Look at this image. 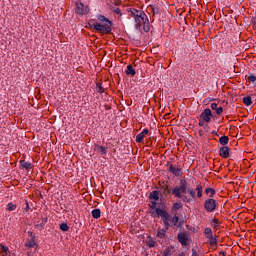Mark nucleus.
<instances>
[{
	"mask_svg": "<svg viewBox=\"0 0 256 256\" xmlns=\"http://www.w3.org/2000/svg\"><path fill=\"white\" fill-rule=\"evenodd\" d=\"M128 13L131 14V17L134 19V27L136 31H141L144 29L145 33H149L151 31V23L149 22V17L147 14L141 9L137 8H129Z\"/></svg>",
	"mask_w": 256,
	"mask_h": 256,
	"instance_id": "obj_1",
	"label": "nucleus"
},
{
	"mask_svg": "<svg viewBox=\"0 0 256 256\" xmlns=\"http://www.w3.org/2000/svg\"><path fill=\"white\" fill-rule=\"evenodd\" d=\"M150 213L154 218L161 217L165 225L166 231H169L171 218H172V216H170L169 213H167L164 209H159V208H156L155 210L150 211Z\"/></svg>",
	"mask_w": 256,
	"mask_h": 256,
	"instance_id": "obj_2",
	"label": "nucleus"
},
{
	"mask_svg": "<svg viewBox=\"0 0 256 256\" xmlns=\"http://www.w3.org/2000/svg\"><path fill=\"white\" fill-rule=\"evenodd\" d=\"M170 193L178 199H183L187 193V182L181 180L180 184L174 187Z\"/></svg>",
	"mask_w": 256,
	"mask_h": 256,
	"instance_id": "obj_3",
	"label": "nucleus"
},
{
	"mask_svg": "<svg viewBox=\"0 0 256 256\" xmlns=\"http://www.w3.org/2000/svg\"><path fill=\"white\" fill-rule=\"evenodd\" d=\"M217 207H219V205L217 204V201H215V199L213 198L206 199L204 203V208L207 211V213H213V211H215Z\"/></svg>",
	"mask_w": 256,
	"mask_h": 256,
	"instance_id": "obj_4",
	"label": "nucleus"
},
{
	"mask_svg": "<svg viewBox=\"0 0 256 256\" xmlns=\"http://www.w3.org/2000/svg\"><path fill=\"white\" fill-rule=\"evenodd\" d=\"M93 27L96 31L103 33V35H109V33H111V31H113V29L111 28L112 26H107L105 24L103 25L98 22H95L93 24Z\"/></svg>",
	"mask_w": 256,
	"mask_h": 256,
	"instance_id": "obj_5",
	"label": "nucleus"
},
{
	"mask_svg": "<svg viewBox=\"0 0 256 256\" xmlns=\"http://www.w3.org/2000/svg\"><path fill=\"white\" fill-rule=\"evenodd\" d=\"M202 120L205 123H209L211 121V117H213V113L211 112V109L206 108L202 113H201Z\"/></svg>",
	"mask_w": 256,
	"mask_h": 256,
	"instance_id": "obj_6",
	"label": "nucleus"
},
{
	"mask_svg": "<svg viewBox=\"0 0 256 256\" xmlns=\"http://www.w3.org/2000/svg\"><path fill=\"white\" fill-rule=\"evenodd\" d=\"M146 135H149V129H144L141 133L137 134L136 143H143Z\"/></svg>",
	"mask_w": 256,
	"mask_h": 256,
	"instance_id": "obj_7",
	"label": "nucleus"
},
{
	"mask_svg": "<svg viewBox=\"0 0 256 256\" xmlns=\"http://www.w3.org/2000/svg\"><path fill=\"white\" fill-rule=\"evenodd\" d=\"M229 147L228 146H222L220 149H219V155L220 157H223V159H227L229 157Z\"/></svg>",
	"mask_w": 256,
	"mask_h": 256,
	"instance_id": "obj_8",
	"label": "nucleus"
},
{
	"mask_svg": "<svg viewBox=\"0 0 256 256\" xmlns=\"http://www.w3.org/2000/svg\"><path fill=\"white\" fill-rule=\"evenodd\" d=\"M169 171L170 173H172L173 175H176V177H181L182 175V171L181 168H177L176 166L170 165L169 167Z\"/></svg>",
	"mask_w": 256,
	"mask_h": 256,
	"instance_id": "obj_9",
	"label": "nucleus"
},
{
	"mask_svg": "<svg viewBox=\"0 0 256 256\" xmlns=\"http://www.w3.org/2000/svg\"><path fill=\"white\" fill-rule=\"evenodd\" d=\"M98 21H101V23H104V25H107L108 27H113V22L103 15H98Z\"/></svg>",
	"mask_w": 256,
	"mask_h": 256,
	"instance_id": "obj_10",
	"label": "nucleus"
},
{
	"mask_svg": "<svg viewBox=\"0 0 256 256\" xmlns=\"http://www.w3.org/2000/svg\"><path fill=\"white\" fill-rule=\"evenodd\" d=\"M178 241L179 243H181V245L187 246V241H188L187 234L185 233L178 234Z\"/></svg>",
	"mask_w": 256,
	"mask_h": 256,
	"instance_id": "obj_11",
	"label": "nucleus"
},
{
	"mask_svg": "<svg viewBox=\"0 0 256 256\" xmlns=\"http://www.w3.org/2000/svg\"><path fill=\"white\" fill-rule=\"evenodd\" d=\"M217 237H219V236L213 235V234H212V236H206V239L209 240L211 247H217V243H218Z\"/></svg>",
	"mask_w": 256,
	"mask_h": 256,
	"instance_id": "obj_12",
	"label": "nucleus"
},
{
	"mask_svg": "<svg viewBox=\"0 0 256 256\" xmlns=\"http://www.w3.org/2000/svg\"><path fill=\"white\" fill-rule=\"evenodd\" d=\"M125 73L126 75H131V77H135V75L137 74V72L135 71V68H133L132 65L127 66Z\"/></svg>",
	"mask_w": 256,
	"mask_h": 256,
	"instance_id": "obj_13",
	"label": "nucleus"
},
{
	"mask_svg": "<svg viewBox=\"0 0 256 256\" xmlns=\"http://www.w3.org/2000/svg\"><path fill=\"white\" fill-rule=\"evenodd\" d=\"M195 192H196V195H197L198 199H201V197H203V186L198 184L196 186Z\"/></svg>",
	"mask_w": 256,
	"mask_h": 256,
	"instance_id": "obj_14",
	"label": "nucleus"
},
{
	"mask_svg": "<svg viewBox=\"0 0 256 256\" xmlns=\"http://www.w3.org/2000/svg\"><path fill=\"white\" fill-rule=\"evenodd\" d=\"M92 217L93 219H100L101 218V209L96 208L94 210H92Z\"/></svg>",
	"mask_w": 256,
	"mask_h": 256,
	"instance_id": "obj_15",
	"label": "nucleus"
},
{
	"mask_svg": "<svg viewBox=\"0 0 256 256\" xmlns=\"http://www.w3.org/2000/svg\"><path fill=\"white\" fill-rule=\"evenodd\" d=\"M244 105H246V107H251V105H253V100L251 99V96H246L242 99Z\"/></svg>",
	"mask_w": 256,
	"mask_h": 256,
	"instance_id": "obj_16",
	"label": "nucleus"
},
{
	"mask_svg": "<svg viewBox=\"0 0 256 256\" xmlns=\"http://www.w3.org/2000/svg\"><path fill=\"white\" fill-rule=\"evenodd\" d=\"M149 199H153L154 201H159V191L154 190L149 194Z\"/></svg>",
	"mask_w": 256,
	"mask_h": 256,
	"instance_id": "obj_17",
	"label": "nucleus"
},
{
	"mask_svg": "<svg viewBox=\"0 0 256 256\" xmlns=\"http://www.w3.org/2000/svg\"><path fill=\"white\" fill-rule=\"evenodd\" d=\"M166 233H167V229H166V228H165V229H158V231H157V237H158L159 239H165Z\"/></svg>",
	"mask_w": 256,
	"mask_h": 256,
	"instance_id": "obj_18",
	"label": "nucleus"
},
{
	"mask_svg": "<svg viewBox=\"0 0 256 256\" xmlns=\"http://www.w3.org/2000/svg\"><path fill=\"white\" fill-rule=\"evenodd\" d=\"M211 225H212L214 231H217V228L219 227V225H221V221H219V219H217V218H213L211 220Z\"/></svg>",
	"mask_w": 256,
	"mask_h": 256,
	"instance_id": "obj_19",
	"label": "nucleus"
},
{
	"mask_svg": "<svg viewBox=\"0 0 256 256\" xmlns=\"http://www.w3.org/2000/svg\"><path fill=\"white\" fill-rule=\"evenodd\" d=\"M219 143H220V145H223V147H225V145H227L229 143V137L228 136H221L219 138Z\"/></svg>",
	"mask_w": 256,
	"mask_h": 256,
	"instance_id": "obj_20",
	"label": "nucleus"
},
{
	"mask_svg": "<svg viewBox=\"0 0 256 256\" xmlns=\"http://www.w3.org/2000/svg\"><path fill=\"white\" fill-rule=\"evenodd\" d=\"M177 223H179V217L177 216H172V218H170V227H176Z\"/></svg>",
	"mask_w": 256,
	"mask_h": 256,
	"instance_id": "obj_21",
	"label": "nucleus"
},
{
	"mask_svg": "<svg viewBox=\"0 0 256 256\" xmlns=\"http://www.w3.org/2000/svg\"><path fill=\"white\" fill-rule=\"evenodd\" d=\"M36 243L34 239L27 240L25 243V247H28V249H33L35 247Z\"/></svg>",
	"mask_w": 256,
	"mask_h": 256,
	"instance_id": "obj_22",
	"label": "nucleus"
},
{
	"mask_svg": "<svg viewBox=\"0 0 256 256\" xmlns=\"http://www.w3.org/2000/svg\"><path fill=\"white\" fill-rule=\"evenodd\" d=\"M96 150L100 151L101 155H107V148L104 146L97 145Z\"/></svg>",
	"mask_w": 256,
	"mask_h": 256,
	"instance_id": "obj_23",
	"label": "nucleus"
},
{
	"mask_svg": "<svg viewBox=\"0 0 256 256\" xmlns=\"http://www.w3.org/2000/svg\"><path fill=\"white\" fill-rule=\"evenodd\" d=\"M15 209H17V204H14L12 202H9L7 204V207H6L7 211H15Z\"/></svg>",
	"mask_w": 256,
	"mask_h": 256,
	"instance_id": "obj_24",
	"label": "nucleus"
},
{
	"mask_svg": "<svg viewBox=\"0 0 256 256\" xmlns=\"http://www.w3.org/2000/svg\"><path fill=\"white\" fill-rule=\"evenodd\" d=\"M205 193H206V195H209V197H213L216 192H215V189H213V188H206Z\"/></svg>",
	"mask_w": 256,
	"mask_h": 256,
	"instance_id": "obj_25",
	"label": "nucleus"
},
{
	"mask_svg": "<svg viewBox=\"0 0 256 256\" xmlns=\"http://www.w3.org/2000/svg\"><path fill=\"white\" fill-rule=\"evenodd\" d=\"M2 252L4 253V256H11V251H9V248L7 246H1Z\"/></svg>",
	"mask_w": 256,
	"mask_h": 256,
	"instance_id": "obj_26",
	"label": "nucleus"
},
{
	"mask_svg": "<svg viewBox=\"0 0 256 256\" xmlns=\"http://www.w3.org/2000/svg\"><path fill=\"white\" fill-rule=\"evenodd\" d=\"M21 165H22V167H23L24 169H26L27 171H29V169H31V167H32L31 162H25V161H23Z\"/></svg>",
	"mask_w": 256,
	"mask_h": 256,
	"instance_id": "obj_27",
	"label": "nucleus"
},
{
	"mask_svg": "<svg viewBox=\"0 0 256 256\" xmlns=\"http://www.w3.org/2000/svg\"><path fill=\"white\" fill-rule=\"evenodd\" d=\"M204 233L206 237H211L213 235V230L211 228H205Z\"/></svg>",
	"mask_w": 256,
	"mask_h": 256,
	"instance_id": "obj_28",
	"label": "nucleus"
},
{
	"mask_svg": "<svg viewBox=\"0 0 256 256\" xmlns=\"http://www.w3.org/2000/svg\"><path fill=\"white\" fill-rule=\"evenodd\" d=\"M193 45L196 48L197 53H201V51H203V48H201V46H199V43L197 41L194 42Z\"/></svg>",
	"mask_w": 256,
	"mask_h": 256,
	"instance_id": "obj_29",
	"label": "nucleus"
},
{
	"mask_svg": "<svg viewBox=\"0 0 256 256\" xmlns=\"http://www.w3.org/2000/svg\"><path fill=\"white\" fill-rule=\"evenodd\" d=\"M60 229L61 231H69V225H67V223H62Z\"/></svg>",
	"mask_w": 256,
	"mask_h": 256,
	"instance_id": "obj_30",
	"label": "nucleus"
},
{
	"mask_svg": "<svg viewBox=\"0 0 256 256\" xmlns=\"http://www.w3.org/2000/svg\"><path fill=\"white\" fill-rule=\"evenodd\" d=\"M182 205L181 203H175L172 207L173 211H179V209H181Z\"/></svg>",
	"mask_w": 256,
	"mask_h": 256,
	"instance_id": "obj_31",
	"label": "nucleus"
},
{
	"mask_svg": "<svg viewBox=\"0 0 256 256\" xmlns=\"http://www.w3.org/2000/svg\"><path fill=\"white\" fill-rule=\"evenodd\" d=\"M35 229H39L40 231H43L45 228V225L43 223L35 224L34 225Z\"/></svg>",
	"mask_w": 256,
	"mask_h": 256,
	"instance_id": "obj_32",
	"label": "nucleus"
},
{
	"mask_svg": "<svg viewBox=\"0 0 256 256\" xmlns=\"http://www.w3.org/2000/svg\"><path fill=\"white\" fill-rule=\"evenodd\" d=\"M217 115H221L223 113V107H217V109L215 110Z\"/></svg>",
	"mask_w": 256,
	"mask_h": 256,
	"instance_id": "obj_33",
	"label": "nucleus"
},
{
	"mask_svg": "<svg viewBox=\"0 0 256 256\" xmlns=\"http://www.w3.org/2000/svg\"><path fill=\"white\" fill-rule=\"evenodd\" d=\"M114 13H116V15H121V9L119 7L114 8Z\"/></svg>",
	"mask_w": 256,
	"mask_h": 256,
	"instance_id": "obj_34",
	"label": "nucleus"
},
{
	"mask_svg": "<svg viewBox=\"0 0 256 256\" xmlns=\"http://www.w3.org/2000/svg\"><path fill=\"white\" fill-rule=\"evenodd\" d=\"M97 87H98V93H104V91H105V89H103L102 87H101V84H97Z\"/></svg>",
	"mask_w": 256,
	"mask_h": 256,
	"instance_id": "obj_35",
	"label": "nucleus"
},
{
	"mask_svg": "<svg viewBox=\"0 0 256 256\" xmlns=\"http://www.w3.org/2000/svg\"><path fill=\"white\" fill-rule=\"evenodd\" d=\"M156 205H157V203H156V202H151L150 207H151V209H152V210H150V211H155V209H157V208H155V207H156Z\"/></svg>",
	"mask_w": 256,
	"mask_h": 256,
	"instance_id": "obj_36",
	"label": "nucleus"
},
{
	"mask_svg": "<svg viewBox=\"0 0 256 256\" xmlns=\"http://www.w3.org/2000/svg\"><path fill=\"white\" fill-rule=\"evenodd\" d=\"M210 107H211V109L213 110V111H216V109H217V103H212L211 105H210Z\"/></svg>",
	"mask_w": 256,
	"mask_h": 256,
	"instance_id": "obj_37",
	"label": "nucleus"
},
{
	"mask_svg": "<svg viewBox=\"0 0 256 256\" xmlns=\"http://www.w3.org/2000/svg\"><path fill=\"white\" fill-rule=\"evenodd\" d=\"M148 246H149V247H155V241L150 240V241L148 242Z\"/></svg>",
	"mask_w": 256,
	"mask_h": 256,
	"instance_id": "obj_38",
	"label": "nucleus"
},
{
	"mask_svg": "<svg viewBox=\"0 0 256 256\" xmlns=\"http://www.w3.org/2000/svg\"><path fill=\"white\" fill-rule=\"evenodd\" d=\"M31 207L29 206V202H26V207L24 208V211H29Z\"/></svg>",
	"mask_w": 256,
	"mask_h": 256,
	"instance_id": "obj_39",
	"label": "nucleus"
},
{
	"mask_svg": "<svg viewBox=\"0 0 256 256\" xmlns=\"http://www.w3.org/2000/svg\"><path fill=\"white\" fill-rule=\"evenodd\" d=\"M252 23H253V29H255V31H256V18L252 19Z\"/></svg>",
	"mask_w": 256,
	"mask_h": 256,
	"instance_id": "obj_40",
	"label": "nucleus"
},
{
	"mask_svg": "<svg viewBox=\"0 0 256 256\" xmlns=\"http://www.w3.org/2000/svg\"><path fill=\"white\" fill-rule=\"evenodd\" d=\"M192 156L190 155V154H186V156H185V159H188V160H190L191 161V158Z\"/></svg>",
	"mask_w": 256,
	"mask_h": 256,
	"instance_id": "obj_41",
	"label": "nucleus"
},
{
	"mask_svg": "<svg viewBox=\"0 0 256 256\" xmlns=\"http://www.w3.org/2000/svg\"><path fill=\"white\" fill-rule=\"evenodd\" d=\"M47 221H48V220H47V217H45V218L42 219V222H41V223H43V225H45V223H47Z\"/></svg>",
	"mask_w": 256,
	"mask_h": 256,
	"instance_id": "obj_42",
	"label": "nucleus"
},
{
	"mask_svg": "<svg viewBox=\"0 0 256 256\" xmlns=\"http://www.w3.org/2000/svg\"><path fill=\"white\" fill-rule=\"evenodd\" d=\"M220 255H222V256H227V252L221 251V252H220Z\"/></svg>",
	"mask_w": 256,
	"mask_h": 256,
	"instance_id": "obj_43",
	"label": "nucleus"
},
{
	"mask_svg": "<svg viewBox=\"0 0 256 256\" xmlns=\"http://www.w3.org/2000/svg\"><path fill=\"white\" fill-rule=\"evenodd\" d=\"M199 125H200V127H203L204 121H201V120H200Z\"/></svg>",
	"mask_w": 256,
	"mask_h": 256,
	"instance_id": "obj_44",
	"label": "nucleus"
},
{
	"mask_svg": "<svg viewBox=\"0 0 256 256\" xmlns=\"http://www.w3.org/2000/svg\"><path fill=\"white\" fill-rule=\"evenodd\" d=\"M187 149H191V144L186 145Z\"/></svg>",
	"mask_w": 256,
	"mask_h": 256,
	"instance_id": "obj_45",
	"label": "nucleus"
},
{
	"mask_svg": "<svg viewBox=\"0 0 256 256\" xmlns=\"http://www.w3.org/2000/svg\"><path fill=\"white\" fill-rule=\"evenodd\" d=\"M195 9H199V8L197 7V5L194 4V11H195Z\"/></svg>",
	"mask_w": 256,
	"mask_h": 256,
	"instance_id": "obj_46",
	"label": "nucleus"
},
{
	"mask_svg": "<svg viewBox=\"0 0 256 256\" xmlns=\"http://www.w3.org/2000/svg\"><path fill=\"white\" fill-rule=\"evenodd\" d=\"M79 6H80V7H83V4H82V3H80V5H78V8H79Z\"/></svg>",
	"mask_w": 256,
	"mask_h": 256,
	"instance_id": "obj_47",
	"label": "nucleus"
},
{
	"mask_svg": "<svg viewBox=\"0 0 256 256\" xmlns=\"http://www.w3.org/2000/svg\"><path fill=\"white\" fill-rule=\"evenodd\" d=\"M152 11H153V13H155L156 12L155 8H152Z\"/></svg>",
	"mask_w": 256,
	"mask_h": 256,
	"instance_id": "obj_48",
	"label": "nucleus"
},
{
	"mask_svg": "<svg viewBox=\"0 0 256 256\" xmlns=\"http://www.w3.org/2000/svg\"><path fill=\"white\" fill-rule=\"evenodd\" d=\"M190 195H193V191H190Z\"/></svg>",
	"mask_w": 256,
	"mask_h": 256,
	"instance_id": "obj_49",
	"label": "nucleus"
},
{
	"mask_svg": "<svg viewBox=\"0 0 256 256\" xmlns=\"http://www.w3.org/2000/svg\"><path fill=\"white\" fill-rule=\"evenodd\" d=\"M79 13L83 14V10H81Z\"/></svg>",
	"mask_w": 256,
	"mask_h": 256,
	"instance_id": "obj_50",
	"label": "nucleus"
},
{
	"mask_svg": "<svg viewBox=\"0 0 256 256\" xmlns=\"http://www.w3.org/2000/svg\"><path fill=\"white\" fill-rule=\"evenodd\" d=\"M193 195H195V192H193Z\"/></svg>",
	"mask_w": 256,
	"mask_h": 256,
	"instance_id": "obj_51",
	"label": "nucleus"
}]
</instances>
